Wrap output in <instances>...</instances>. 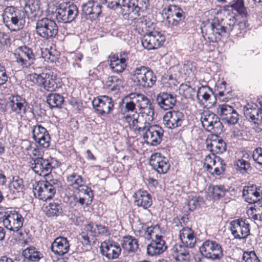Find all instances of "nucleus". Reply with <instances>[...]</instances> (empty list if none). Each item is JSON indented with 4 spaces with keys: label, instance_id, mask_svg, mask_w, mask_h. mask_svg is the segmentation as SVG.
Returning a JSON list of instances; mask_svg holds the SVG:
<instances>
[{
    "label": "nucleus",
    "instance_id": "obj_1",
    "mask_svg": "<svg viewBox=\"0 0 262 262\" xmlns=\"http://www.w3.org/2000/svg\"><path fill=\"white\" fill-rule=\"evenodd\" d=\"M235 16L226 17L225 19L214 17L211 21H203L201 25V33L204 39L209 42H217L225 34H229L234 29L240 30L245 27L242 22L236 24Z\"/></svg>",
    "mask_w": 262,
    "mask_h": 262
},
{
    "label": "nucleus",
    "instance_id": "obj_2",
    "mask_svg": "<svg viewBox=\"0 0 262 262\" xmlns=\"http://www.w3.org/2000/svg\"><path fill=\"white\" fill-rule=\"evenodd\" d=\"M26 11L23 8L7 6L2 14L3 23L11 32L23 29L25 23Z\"/></svg>",
    "mask_w": 262,
    "mask_h": 262
},
{
    "label": "nucleus",
    "instance_id": "obj_3",
    "mask_svg": "<svg viewBox=\"0 0 262 262\" xmlns=\"http://www.w3.org/2000/svg\"><path fill=\"white\" fill-rule=\"evenodd\" d=\"M62 186V182L58 179L40 181L34 186L33 193L38 199L47 201L52 199L56 191H59Z\"/></svg>",
    "mask_w": 262,
    "mask_h": 262
},
{
    "label": "nucleus",
    "instance_id": "obj_4",
    "mask_svg": "<svg viewBox=\"0 0 262 262\" xmlns=\"http://www.w3.org/2000/svg\"><path fill=\"white\" fill-rule=\"evenodd\" d=\"M30 80L34 84L42 86L49 92L55 91L61 86L60 79L52 71L45 70L40 74L30 75Z\"/></svg>",
    "mask_w": 262,
    "mask_h": 262
},
{
    "label": "nucleus",
    "instance_id": "obj_5",
    "mask_svg": "<svg viewBox=\"0 0 262 262\" xmlns=\"http://www.w3.org/2000/svg\"><path fill=\"white\" fill-rule=\"evenodd\" d=\"M131 79L136 85L143 88H151L157 80L153 71L145 66L134 69L131 73Z\"/></svg>",
    "mask_w": 262,
    "mask_h": 262
},
{
    "label": "nucleus",
    "instance_id": "obj_6",
    "mask_svg": "<svg viewBox=\"0 0 262 262\" xmlns=\"http://www.w3.org/2000/svg\"><path fill=\"white\" fill-rule=\"evenodd\" d=\"M36 34L44 40L55 38L58 34V27L54 20L48 17L38 19L36 23Z\"/></svg>",
    "mask_w": 262,
    "mask_h": 262
},
{
    "label": "nucleus",
    "instance_id": "obj_7",
    "mask_svg": "<svg viewBox=\"0 0 262 262\" xmlns=\"http://www.w3.org/2000/svg\"><path fill=\"white\" fill-rule=\"evenodd\" d=\"M79 10L77 6L72 2H63L56 9L55 17L58 22L69 23L78 16Z\"/></svg>",
    "mask_w": 262,
    "mask_h": 262
},
{
    "label": "nucleus",
    "instance_id": "obj_8",
    "mask_svg": "<svg viewBox=\"0 0 262 262\" xmlns=\"http://www.w3.org/2000/svg\"><path fill=\"white\" fill-rule=\"evenodd\" d=\"M199 250L202 256L212 260H220L224 256L221 246L214 241L206 240Z\"/></svg>",
    "mask_w": 262,
    "mask_h": 262
},
{
    "label": "nucleus",
    "instance_id": "obj_9",
    "mask_svg": "<svg viewBox=\"0 0 262 262\" xmlns=\"http://www.w3.org/2000/svg\"><path fill=\"white\" fill-rule=\"evenodd\" d=\"M82 18L91 22H93L102 14V6L94 0H89L81 5Z\"/></svg>",
    "mask_w": 262,
    "mask_h": 262
},
{
    "label": "nucleus",
    "instance_id": "obj_10",
    "mask_svg": "<svg viewBox=\"0 0 262 262\" xmlns=\"http://www.w3.org/2000/svg\"><path fill=\"white\" fill-rule=\"evenodd\" d=\"M33 163H31L32 170L38 175L48 176L54 168L53 163L55 161L54 158H49L45 159L42 157L32 158Z\"/></svg>",
    "mask_w": 262,
    "mask_h": 262
},
{
    "label": "nucleus",
    "instance_id": "obj_11",
    "mask_svg": "<svg viewBox=\"0 0 262 262\" xmlns=\"http://www.w3.org/2000/svg\"><path fill=\"white\" fill-rule=\"evenodd\" d=\"M144 131L143 139L147 145L156 146L161 143L164 133L161 126L158 125H150L149 124Z\"/></svg>",
    "mask_w": 262,
    "mask_h": 262
},
{
    "label": "nucleus",
    "instance_id": "obj_12",
    "mask_svg": "<svg viewBox=\"0 0 262 262\" xmlns=\"http://www.w3.org/2000/svg\"><path fill=\"white\" fill-rule=\"evenodd\" d=\"M165 41V37L161 32L154 31L146 33L142 37L141 42L145 49L150 50L161 47Z\"/></svg>",
    "mask_w": 262,
    "mask_h": 262
},
{
    "label": "nucleus",
    "instance_id": "obj_13",
    "mask_svg": "<svg viewBox=\"0 0 262 262\" xmlns=\"http://www.w3.org/2000/svg\"><path fill=\"white\" fill-rule=\"evenodd\" d=\"M230 230L236 239H245L250 234V224L246 219L239 218L230 223Z\"/></svg>",
    "mask_w": 262,
    "mask_h": 262
},
{
    "label": "nucleus",
    "instance_id": "obj_14",
    "mask_svg": "<svg viewBox=\"0 0 262 262\" xmlns=\"http://www.w3.org/2000/svg\"><path fill=\"white\" fill-rule=\"evenodd\" d=\"M4 219L3 224L7 229L18 231L23 226L24 218L21 214L17 211H13L4 212V214L1 215Z\"/></svg>",
    "mask_w": 262,
    "mask_h": 262
},
{
    "label": "nucleus",
    "instance_id": "obj_15",
    "mask_svg": "<svg viewBox=\"0 0 262 262\" xmlns=\"http://www.w3.org/2000/svg\"><path fill=\"white\" fill-rule=\"evenodd\" d=\"M93 106L101 116L111 114L114 106L113 99L106 95L100 96L93 101Z\"/></svg>",
    "mask_w": 262,
    "mask_h": 262
},
{
    "label": "nucleus",
    "instance_id": "obj_16",
    "mask_svg": "<svg viewBox=\"0 0 262 262\" xmlns=\"http://www.w3.org/2000/svg\"><path fill=\"white\" fill-rule=\"evenodd\" d=\"M216 113L222 120L228 125H235L239 120V115L233 107L226 104L219 105Z\"/></svg>",
    "mask_w": 262,
    "mask_h": 262
},
{
    "label": "nucleus",
    "instance_id": "obj_17",
    "mask_svg": "<svg viewBox=\"0 0 262 262\" xmlns=\"http://www.w3.org/2000/svg\"><path fill=\"white\" fill-rule=\"evenodd\" d=\"M17 50L14 55L18 63L24 68H29L34 64L35 58L31 48L24 46L18 47Z\"/></svg>",
    "mask_w": 262,
    "mask_h": 262
},
{
    "label": "nucleus",
    "instance_id": "obj_18",
    "mask_svg": "<svg viewBox=\"0 0 262 262\" xmlns=\"http://www.w3.org/2000/svg\"><path fill=\"white\" fill-rule=\"evenodd\" d=\"M101 253L108 259L117 258L121 252L120 245L113 240L103 242L100 247Z\"/></svg>",
    "mask_w": 262,
    "mask_h": 262
},
{
    "label": "nucleus",
    "instance_id": "obj_19",
    "mask_svg": "<svg viewBox=\"0 0 262 262\" xmlns=\"http://www.w3.org/2000/svg\"><path fill=\"white\" fill-rule=\"evenodd\" d=\"M32 134L33 139L40 146L45 148L50 146L51 137L46 128L41 125L33 126Z\"/></svg>",
    "mask_w": 262,
    "mask_h": 262
},
{
    "label": "nucleus",
    "instance_id": "obj_20",
    "mask_svg": "<svg viewBox=\"0 0 262 262\" xmlns=\"http://www.w3.org/2000/svg\"><path fill=\"white\" fill-rule=\"evenodd\" d=\"M134 93H131L123 97L120 101L118 106V112L122 115H125L127 113L137 114L136 108L137 100L134 96Z\"/></svg>",
    "mask_w": 262,
    "mask_h": 262
},
{
    "label": "nucleus",
    "instance_id": "obj_21",
    "mask_svg": "<svg viewBox=\"0 0 262 262\" xmlns=\"http://www.w3.org/2000/svg\"><path fill=\"white\" fill-rule=\"evenodd\" d=\"M184 120L183 113L179 111H169L164 116L163 123L166 127L173 129L181 126Z\"/></svg>",
    "mask_w": 262,
    "mask_h": 262
},
{
    "label": "nucleus",
    "instance_id": "obj_22",
    "mask_svg": "<svg viewBox=\"0 0 262 262\" xmlns=\"http://www.w3.org/2000/svg\"><path fill=\"white\" fill-rule=\"evenodd\" d=\"M156 101L161 109L168 110L175 106L177 95L173 93L161 92L157 95Z\"/></svg>",
    "mask_w": 262,
    "mask_h": 262
},
{
    "label": "nucleus",
    "instance_id": "obj_23",
    "mask_svg": "<svg viewBox=\"0 0 262 262\" xmlns=\"http://www.w3.org/2000/svg\"><path fill=\"white\" fill-rule=\"evenodd\" d=\"M150 165L160 174L166 173L170 168V164L167 158L160 153L152 154L150 157Z\"/></svg>",
    "mask_w": 262,
    "mask_h": 262
},
{
    "label": "nucleus",
    "instance_id": "obj_24",
    "mask_svg": "<svg viewBox=\"0 0 262 262\" xmlns=\"http://www.w3.org/2000/svg\"><path fill=\"white\" fill-rule=\"evenodd\" d=\"M126 10L129 14H134L136 19L140 16V12L146 11L149 6V0H127Z\"/></svg>",
    "mask_w": 262,
    "mask_h": 262
},
{
    "label": "nucleus",
    "instance_id": "obj_25",
    "mask_svg": "<svg viewBox=\"0 0 262 262\" xmlns=\"http://www.w3.org/2000/svg\"><path fill=\"white\" fill-rule=\"evenodd\" d=\"M167 248L166 242L162 235H155V239H152L147 246V254L150 256H155L163 253Z\"/></svg>",
    "mask_w": 262,
    "mask_h": 262
},
{
    "label": "nucleus",
    "instance_id": "obj_26",
    "mask_svg": "<svg viewBox=\"0 0 262 262\" xmlns=\"http://www.w3.org/2000/svg\"><path fill=\"white\" fill-rule=\"evenodd\" d=\"M189 248L187 242H184L182 244H177L171 249V255L176 261L188 260L190 258Z\"/></svg>",
    "mask_w": 262,
    "mask_h": 262
},
{
    "label": "nucleus",
    "instance_id": "obj_27",
    "mask_svg": "<svg viewBox=\"0 0 262 262\" xmlns=\"http://www.w3.org/2000/svg\"><path fill=\"white\" fill-rule=\"evenodd\" d=\"M9 107L16 114H26L28 103L26 99L18 95H12L10 98Z\"/></svg>",
    "mask_w": 262,
    "mask_h": 262
},
{
    "label": "nucleus",
    "instance_id": "obj_28",
    "mask_svg": "<svg viewBox=\"0 0 262 262\" xmlns=\"http://www.w3.org/2000/svg\"><path fill=\"white\" fill-rule=\"evenodd\" d=\"M50 249L55 255L63 256L69 251V242L66 237H57L51 244Z\"/></svg>",
    "mask_w": 262,
    "mask_h": 262
},
{
    "label": "nucleus",
    "instance_id": "obj_29",
    "mask_svg": "<svg viewBox=\"0 0 262 262\" xmlns=\"http://www.w3.org/2000/svg\"><path fill=\"white\" fill-rule=\"evenodd\" d=\"M133 197L135 198V203L136 205L145 209L149 208L152 204V196L146 190H138L134 194Z\"/></svg>",
    "mask_w": 262,
    "mask_h": 262
},
{
    "label": "nucleus",
    "instance_id": "obj_30",
    "mask_svg": "<svg viewBox=\"0 0 262 262\" xmlns=\"http://www.w3.org/2000/svg\"><path fill=\"white\" fill-rule=\"evenodd\" d=\"M242 195L245 202L249 204H253V202H255V200H258V198L260 197L257 186L249 184L244 187Z\"/></svg>",
    "mask_w": 262,
    "mask_h": 262
},
{
    "label": "nucleus",
    "instance_id": "obj_31",
    "mask_svg": "<svg viewBox=\"0 0 262 262\" xmlns=\"http://www.w3.org/2000/svg\"><path fill=\"white\" fill-rule=\"evenodd\" d=\"M173 14L171 25L175 27L184 26L187 20L186 13L178 5H173Z\"/></svg>",
    "mask_w": 262,
    "mask_h": 262
},
{
    "label": "nucleus",
    "instance_id": "obj_32",
    "mask_svg": "<svg viewBox=\"0 0 262 262\" xmlns=\"http://www.w3.org/2000/svg\"><path fill=\"white\" fill-rule=\"evenodd\" d=\"M180 238L182 243L187 242V244L189 246V248H193L196 243V237L194 232L191 228H183L180 231Z\"/></svg>",
    "mask_w": 262,
    "mask_h": 262
},
{
    "label": "nucleus",
    "instance_id": "obj_33",
    "mask_svg": "<svg viewBox=\"0 0 262 262\" xmlns=\"http://www.w3.org/2000/svg\"><path fill=\"white\" fill-rule=\"evenodd\" d=\"M235 11L242 18H247L248 16L247 8L245 6L244 0H230L229 4L226 6Z\"/></svg>",
    "mask_w": 262,
    "mask_h": 262
},
{
    "label": "nucleus",
    "instance_id": "obj_34",
    "mask_svg": "<svg viewBox=\"0 0 262 262\" xmlns=\"http://www.w3.org/2000/svg\"><path fill=\"white\" fill-rule=\"evenodd\" d=\"M63 205L60 202L53 201L46 206V214L48 217L62 216L63 213Z\"/></svg>",
    "mask_w": 262,
    "mask_h": 262
},
{
    "label": "nucleus",
    "instance_id": "obj_35",
    "mask_svg": "<svg viewBox=\"0 0 262 262\" xmlns=\"http://www.w3.org/2000/svg\"><path fill=\"white\" fill-rule=\"evenodd\" d=\"M121 246L128 253H135L139 248L138 241L134 236H125L122 240Z\"/></svg>",
    "mask_w": 262,
    "mask_h": 262
},
{
    "label": "nucleus",
    "instance_id": "obj_36",
    "mask_svg": "<svg viewBox=\"0 0 262 262\" xmlns=\"http://www.w3.org/2000/svg\"><path fill=\"white\" fill-rule=\"evenodd\" d=\"M40 2L38 0H28L26 2L25 8L23 9L26 11V15L28 16L30 13L31 17H36L39 15L40 11Z\"/></svg>",
    "mask_w": 262,
    "mask_h": 262
},
{
    "label": "nucleus",
    "instance_id": "obj_37",
    "mask_svg": "<svg viewBox=\"0 0 262 262\" xmlns=\"http://www.w3.org/2000/svg\"><path fill=\"white\" fill-rule=\"evenodd\" d=\"M206 147L214 156L215 154H223L226 150V144L223 139H219L214 142H208L206 140Z\"/></svg>",
    "mask_w": 262,
    "mask_h": 262
},
{
    "label": "nucleus",
    "instance_id": "obj_38",
    "mask_svg": "<svg viewBox=\"0 0 262 262\" xmlns=\"http://www.w3.org/2000/svg\"><path fill=\"white\" fill-rule=\"evenodd\" d=\"M63 97L58 93H51L47 96V102L50 108H60L64 102Z\"/></svg>",
    "mask_w": 262,
    "mask_h": 262
},
{
    "label": "nucleus",
    "instance_id": "obj_39",
    "mask_svg": "<svg viewBox=\"0 0 262 262\" xmlns=\"http://www.w3.org/2000/svg\"><path fill=\"white\" fill-rule=\"evenodd\" d=\"M208 190L212 195L213 198L216 200L223 198L226 192L228 191L225 188V186L222 185H211L209 187Z\"/></svg>",
    "mask_w": 262,
    "mask_h": 262
},
{
    "label": "nucleus",
    "instance_id": "obj_40",
    "mask_svg": "<svg viewBox=\"0 0 262 262\" xmlns=\"http://www.w3.org/2000/svg\"><path fill=\"white\" fill-rule=\"evenodd\" d=\"M66 180L69 185L72 187L74 189L84 183L82 177L75 172L68 174L67 176Z\"/></svg>",
    "mask_w": 262,
    "mask_h": 262
},
{
    "label": "nucleus",
    "instance_id": "obj_41",
    "mask_svg": "<svg viewBox=\"0 0 262 262\" xmlns=\"http://www.w3.org/2000/svg\"><path fill=\"white\" fill-rule=\"evenodd\" d=\"M24 257L33 261H38L42 257V254L34 247H30L23 251Z\"/></svg>",
    "mask_w": 262,
    "mask_h": 262
},
{
    "label": "nucleus",
    "instance_id": "obj_42",
    "mask_svg": "<svg viewBox=\"0 0 262 262\" xmlns=\"http://www.w3.org/2000/svg\"><path fill=\"white\" fill-rule=\"evenodd\" d=\"M210 94L213 95L215 100H216V94H214L212 89L207 85L202 86L199 89L197 92L196 97L199 101H201L199 98V96L202 95L203 99L207 101L209 100Z\"/></svg>",
    "mask_w": 262,
    "mask_h": 262
},
{
    "label": "nucleus",
    "instance_id": "obj_43",
    "mask_svg": "<svg viewBox=\"0 0 262 262\" xmlns=\"http://www.w3.org/2000/svg\"><path fill=\"white\" fill-rule=\"evenodd\" d=\"M254 120L251 119V122L253 123V128L256 132L262 131V109L257 107L254 115Z\"/></svg>",
    "mask_w": 262,
    "mask_h": 262
},
{
    "label": "nucleus",
    "instance_id": "obj_44",
    "mask_svg": "<svg viewBox=\"0 0 262 262\" xmlns=\"http://www.w3.org/2000/svg\"><path fill=\"white\" fill-rule=\"evenodd\" d=\"M134 93V96L136 97V100H137V106L139 108L140 110L152 105L150 101L144 95L137 93Z\"/></svg>",
    "mask_w": 262,
    "mask_h": 262
},
{
    "label": "nucleus",
    "instance_id": "obj_45",
    "mask_svg": "<svg viewBox=\"0 0 262 262\" xmlns=\"http://www.w3.org/2000/svg\"><path fill=\"white\" fill-rule=\"evenodd\" d=\"M103 4H107V7L112 9L119 8L125 10L127 0H101Z\"/></svg>",
    "mask_w": 262,
    "mask_h": 262
},
{
    "label": "nucleus",
    "instance_id": "obj_46",
    "mask_svg": "<svg viewBox=\"0 0 262 262\" xmlns=\"http://www.w3.org/2000/svg\"><path fill=\"white\" fill-rule=\"evenodd\" d=\"M74 192L75 194L79 195L80 196L86 195L89 198L92 199L93 198V191L90 187H89L84 183L82 184L80 186L77 187L74 189Z\"/></svg>",
    "mask_w": 262,
    "mask_h": 262
},
{
    "label": "nucleus",
    "instance_id": "obj_47",
    "mask_svg": "<svg viewBox=\"0 0 262 262\" xmlns=\"http://www.w3.org/2000/svg\"><path fill=\"white\" fill-rule=\"evenodd\" d=\"M216 117H218V116L213 113L209 111H204L202 113L200 119L203 127L205 126L206 124L212 122L214 119L215 120Z\"/></svg>",
    "mask_w": 262,
    "mask_h": 262
},
{
    "label": "nucleus",
    "instance_id": "obj_48",
    "mask_svg": "<svg viewBox=\"0 0 262 262\" xmlns=\"http://www.w3.org/2000/svg\"><path fill=\"white\" fill-rule=\"evenodd\" d=\"M235 165L236 166V170L242 174L248 173V169L250 168V164L243 159H238Z\"/></svg>",
    "mask_w": 262,
    "mask_h": 262
},
{
    "label": "nucleus",
    "instance_id": "obj_49",
    "mask_svg": "<svg viewBox=\"0 0 262 262\" xmlns=\"http://www.w3.org/2000/svg\"><path fill=\"white\" fill-rule=\"evenodd\" d=\"M243 262H260L255 251H244L242 256Z\"/></svg>",
    "mask_w": 262,
    "mask_h": 262
},
{
    "label": "nucleus",
    "instance_id": "obj_50",
    "mask_svg": "<svg viewBox=\"0 0 262 262\" xmlns=\"http://www.w3.org/2000/svg\"><path fill=\"white\" fill-rule=\"evenodd\" d=\"M136 114H133L132 120V125L135 131L138 132L144 131V130L147 127L149 123L145 121L143 123V126H140L139 124H140V121L139 118H136L135 117Z\"/></svg>",
    "mask_w": 262,
    "mask_h": 262
},
{
    "label": "nucleus",
    "instance_id": "obj_51",
    "mask_svg": "<svg viewBox=\"0 0 262 262\" xmlns=\"http://www.w3.org/2000/svg\"><path fill=\"white\" fill-rule=\"evenodd\" d=\"M127 67V63H124L119 61L118 62H113L110 64V69L114 73L120 74L122 73Z\"/></svg>",
    "mask_w": 262,
    "mask_h": 262
},
{
    "label": "nucleus",
    "instance_id": "obj_52",
    "mask_svg": "<svg viewBox=\"0 0 262 262\" xmlns=\"http://www.w3.org/2000/svg\"><path fill=\"white\" fill-rule=\"evenodd\" d=\"M217 159V163H219L220 167H215L214 170H212V172L211 173V175L214 176H220L224 173L226 170V164L223 159L221 158H216Z\"/></svg>",
    "mask_w": 262,
    "mask_h": 262
},
{
    "label": "nucleus",
    "instance_id": "obj_53",
    "mask_svg": "<svg viewBox=\"0 0 262 262\" xmlns=\"http://www.w3.org/2000/svg\"><path fill=\"white\" fill-rule=\"evenodd\" d=\"M180 90L183 91V95L185 98H192L195 93V89L190 85L182 84L180 85Z\"/></svg>",
    "mask_w": 262,
    "mask_h": 262
},
{
    "label": "nucleus",
    "instance_id": "obj_54",
    "mask_svg": "<svg viewBox=\"0 0 262 262\" xmlns=\"http://www.w3.org/2000/svg\"><path fill=\"white\" fill-rule=\"evenodd\" d=\"M140 113L142 114V116L143 117H144L145 115L146 116V118H145L146 122H149V121L153 120L154 110L152 105L142 110Z\"/></svg>",
    "mask_w": 262,
    "mask_h": 262
},
{
    "label": "nucleus",
    "instance_id": "obj_55",
    "mask_svg": "<svg viewBox=\"0 0 262 262\" xmlns=\"http://www.w3.org/2000/svg\"><path fill=\"white\" fill-rule=\"evenodd\" d=\"M11 185L17 192L23 191L25 189L23 180L18 176L13 177Z\"/></svg>",
    "mask_w": 262,
    "mask_h": 262
},
{
    "label": "nucleus",
    "instance_id": "obj_56",
    "mask_svg": "<svg viewBox=\"0 0 262 262\" xmlns=\"http://www.w3.org/2000/svg\"><path fill=\"white\" fill-rule=\"evenodd\" d=\"M257 107L256 105H255L254 107L251 106L248 107L247 106L244 107L243 111L244 114L246 118V119L250 122L251 119L254 120V115L255 114V112H256V109Z\"/></svg>",
    "mask_w": 262,
    "mask_h": 262
},
{
    "label": "nucleus",
    "instance_id": "obj_57",
    "mask_svg": "<svg viewBox=\"0 0 262 262\" xmlns=\"http://www.w3.org/2000/svg\"><path fill=\"white\" fill-rule=\"evenodd\" d=\"M96 228V236H107L110 235V230L108 227L97 223L95 225Z\"/></svg>",
    "mask_w": 262,
    "mask_h": 262
},
{
    "label": "nucleus",
    "instance_id": "obj_58",
    "mask_svg": "<svg viewBox=\"0 0 262 262\" xmlns=\"http://www.w3.org/2000/svg\"><path fill=\"white\" fill-rule=\"evenodd\" d=\"M215 122L211 133L221 134L224 130V127L223 123L220 121V118L219 117H216Z\"/></svg>",
    "mask_w": 262,
    "mask_h": 262
},
{
    "label": "nucleus",
    "instance_id": "obj_59",
    "mask_svg": "<svg viewBox=\"0 0 262 262\" xmlns=\"http://www.w3.org/2000/svg\"><path fill=\"white\" fill-rule=\"evenodd\" d=\"M8 79L6 70L4 66L0 65V86L6 83Z\"/></svg>",
    "mask_w": 262,
    "mask_h": 262
},
{
    "label": "nucleus",
    "instance_id": "obj_60",
    "mask_svg": "<svg viewBox=\"0 0 262 262\" xmlns=\"http://www.w3.org/2000/svg\"><path fill=\"white\" fill-rule=\"evenodd\" d=\"M97 223L95 222H91L85 226V229L86 233L88 234L91 233V235L95 237L96 236V228L95 225Z\"/></svg>",
    "mask_w": 262,
    "mask_h": 262
},
{
    "label": "nucleus",
    "instance_id": "obj_61",
    "mask_svg": "<svg viewBox=\"0 0 262 262\" xmlns=\"http://www.w3.org/2000/svg\"><path fill=\"white\" fill-rule=\"evenodd\" d=\"M189 209L193 211L199 206V198L194 196L190 199L188 203Z\"/></svg>",
    "mask_w": 262,
    "mask_h": 262
},
{
    "label": "nucleus",
    "instance_id": "obj_62",
    "mask_svg": "<svg viewBox=\"0 0 262 262\" xmlns=\"http://www.w3.org/2000/svg\"><path fill=\"white\" fill-rule=\"evenodd\" d=\"M0 43L3 46H7L10 44L9 35L7 33L0 32Z\"/></svg>",
    "mask_w": 262,
    "mask_h": 262
},
{
    "label": "nucleus",
    "instance_id": "obj_63",
    "mask_svg": "<svg viewBox=\"0 0 262 262\" xmlns=\"http://www.w3.org/2000/svg\"><path fill=\"white\" fill-rule=\"evenodd\" d=\"M160 226L158 225L147 227L145 232V234L147 235L146 238L147 239L152 238V236L155 233V230L156 229L158 230Z\"/></svg>",
    "mask_w": 262,
    "mask_h": 262
},
{
    "label": "nucleus",
    "instance_id": "obj_64",
    "mask_svg": "<svg viewBox=\"0 0 262 262\" xmlns=\"http://www.w3.org/2000/svg\"><path fill=\"white\" fill-rule=\"evenodd\" d=\"M216 158H220L219 156H216L215 155L213 156L212 154V156L210 155H208L206 156L205 158V161L210 164H212V165H215V164L217 162V159Z\"/></svg>",
    "mask_w": 262,
    "mask_h": 262
}]
</instances>
